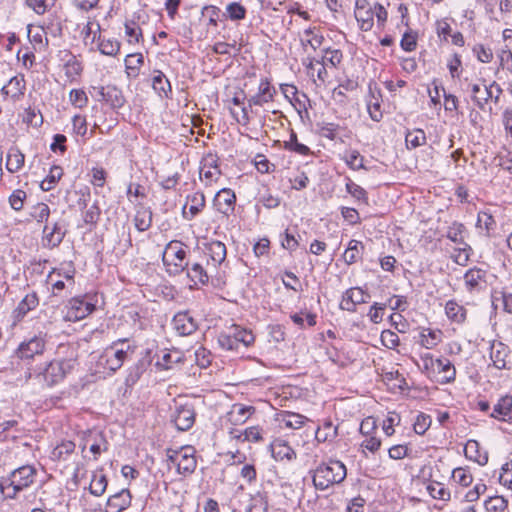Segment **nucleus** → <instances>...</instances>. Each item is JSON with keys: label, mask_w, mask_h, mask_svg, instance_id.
<instances>
[{"label": "nucleus", "mask_w": 512, "mask_h": 512, "mask_svg": "<svg viewBox=\"0 0 512 512\" xmlns=\"http://www.w3.org/2000/svg\"><path fill=\"white\" fill-rule=\"evenodd\" d=\"M406 146L409 149H414L426 143V135L422 129H413L408 131L405 136Z\"/></svg>", "instance_id": "obj_38"}, {"label": "nucleus", "mask_w": 512, "mask_h": 512, "mask_svg": "<svg viewBox=\"0 0 512 512\" xmlns=\"http://www.w3.org/2000/svg\"><path fill=\"white\" fill-rule=\"evenodd\" d=\"M323 52L324 54L321 58L322 64H330L332 67H337L341 63L343 58L341 50L326 48Z\"/></svg>", "instance_id": "obj_48"}, {"label": "nucleus", "mask_w": 512, "mask_h": 512, "mask_svg": "<svg viewBox=\"0 0 512 512\" xmlns=\"http://www.w3.org/2000/svg\"><path fill=\"white\" fill-rule=\"evenodd\" d=\"M84 441L85 444L82 446V450L90 443L89 450L93 453L94 460H97L102 452L108 450V442L101 432H91Z\"/></svg>", "instance_id": "obj_19"}, {"label": "nucleus", "mask_w": 512, "mask_h": 512, "mask_svg": "<svg viewBox=\"0 0 512 512\" xmlns=\"http://www.w3.org/2000/svg\"><path fill=\"white\" fill-rule=\"evenodd\" d=\"M445 313L451 321L456 323H462L466 319V309L454 300H449L445 304Z\"/></svg>", "instance_id": "obj_35"}, {"label": "nucleus", "mask_w": 512, "mask_h": 512, "mask_svg": "<svg viewBox=\"0 0 512 512\" xmlns=\"http://www.w3.org/2000/svg\"><path fill=\"white\" fill-rule=\"evenodd\" d=\"M465 226L458 222H453L446 231V237L452 242L462 245L464 241Z\"/></svg>", "instance_id": "obj_40"}, {"label": "nucleus", "mask_w": 512, "mask_h": 512, "mask_svg": "<svg viewBox=\"0 0 512 512\" xmlns=\"http://www.w3.org/2000/svg\"><path fill=\"white\" fill-rule=\"evenodd\" d=\"M345 293L347 294V299H349L355 305L366 303L370 297L369 294L364 292V290L359 287L351 288Z\"/></svg>", "instance_id": "obj_62"}, {"label": "nucleus", "mask_w": 512, "mask_h": 512, "mask_svg": "<svg viewBox=\"0 0 512 512\" xmlns=\"http://www.w3.org/2000/svg\"><path fill=\"white\" fill-rule=\"evenodd\" d=\"M486 272L479 268H472L468 270L464 275V281L466 288L469 291H479L485 286Z\"/></svg>", "instance_id": "obj_23"}, {"label": "nucleus", "mask_w": 512, "mask_h": 512, "mask_svg": "<svg viewBox=\"0 0 512 512\" xmlns=\"http://www.w3.org/2000/svg\"><path fill=\"white\" fill-rule=\"evenodd\" d=\"M66 307L67 313L65 315V319L72 322L84 319L95 309L94 304L81 297H74L70 299Z\"/></svg>", "instance_id": "obj_7"}, {"label": "nucleus", "mask_w": 512, "mask_h": 512, "mask_svg": "<svg viewBox=\"0 0 512 512\" xmlns=\"http://www.w3.org/2000/svg\"><path fill=\"white\" fill-rule=\"evenodd\" d=\"M191 206L189 211L192 216H196L205 207V196L202 192H196L189 197Z\"/></svg>", "instance_id": "obj_60"}, {"label": "nucleus", "mask_w": 512, "mask_h": 512, "mask_svg": "<svg viewBox=\"0 0 512 512\" xmlns=\"http://www.w3.org/2000/svg\"><path fill=\"white\" fill-rule=\"evenodd\" d=\"M162 260L170 274L183 272L188 266L184 244L177 240L170 241L165 247Z\"/></svg>", "instance_id": "obj_4"}, {"label": "nucleus", "mask_w": 512, "mask_h": 512, "mask_svg": "<svg viewBox=\"0 0 512 512\" xmlns=\"http://www.w3.org/2000/svg\"><path fill=\"white\" fill-rule=\"evenodd\" d=\"M490 417L498 421L512 423V396L505 395L499 398Z\"/></svg>", "instance_id": "obj_14"}, {"label": "nucleus", "mask_w": 512, "mask_h": 512, "mask_svg": "<svg viewBox=\"0 0 512 512\" xmlns=\"http://www.w3.org/2000/svg\"><path fill=\"white\" fill-rule=\"evenodd\" d=\"M75 449V444L72 441H63L57 445L51 452V458L53 460H64L70 455Z\"/></svg>", "instance_id": "obj_46"}, {"label": "nucleus", "mask_w": 512, "mask_h": 512, "mask_svg": "<svg viewBox=\"0 0 512 512\" xmlns=\"http://www.w3.org/2000/svg\"><path fill=\"white\" fill-rule=\"evenodd\" d=\"M218 343L222 348L226 350H238L239 348V345L236 342V338L230 329L226 332L220 333L218 336Z\"/></svg>", "instance_id": "obj_55"}, {"label": "nucleus", "mask_w": 512, "mask_h": 512, "mask_svg": "<svg viewBox=\"0 0 512 512\" xmlns=\"http://www.w3.org/2000/svg\"><path fill=\"white\" fill-rule=\"evenodd\" d=\"M508 507V502L503 496L490 497L485 501L487 512H503Z\"/></svg>", "instance_id": "obj_50"}, {"label": "nucleus", "mask_w": 512, "mask_h": 512, "mask_svg": "<svg viewBox=\"0 0 512 512\" xmlns=\"http://www.w3.org/2000/svg\"><path fill=\"white\" fill-rule=\"evenodd\" d=\"M96 30H93L94 23L88 21L87 24L83 28L84 34V43L85 45H89L91 50H95V43L98 40V35L100 34V24L96 23Z\"/></svg>", "instance_id": "obj_41"}, {"label": "nucleus", "mask_w": 512, "mask_h": 512, "mask_svg": "<svg viewBox=\"0 0 512 512\" xmlns=\"http://www.w3.org/2000/svg\"><path fill=\"white\" fill-rule=\"evenodd\" d=\"M38 305V297L35 293L27 294L18 304L17 310L20 314L25 315Z\"/></svg>", "instance_id": "obj_56"}, {"label": "nucleus", "mask_w": 512, "mask_h": 512, "mask_svg": "<svg viewBox=\"0 0 512 512\" xmlns=\"http://www.w3.org/2000/svg\"><path fill=\"white\" fill-rule=\"evenodd\" d=\"M104 102L112 108H121L125 104V98L122 91L115 85L105 86Z\"/></svg>", "instance_id": "obj_32"}, {"label": "nucleus", "mask_w": 512, "mask_h": 512, "mask_svg": "<svg viewBox=\"0 0 512 512\" xmlns=\"http://www.w3.org/2000/svg\"><path fill=\"white\" fill-rule=\"evenodd\" d=\"M24 161V154L17 147H12L7 154L6 169L10 173H16L23 167Z\"/></svg>", "instance_id": "obj_29"}, {"label": "nucleus", "mask_w": 512, "mask_h": 512, "mask_svg": "<svg viewBox=\"0 0 512 512\" xmlns=\"http://www.w3.org/2000/svg\"><path fill=\"white\" fill-rule=\"evenodd\" d=\"M255 412L253 406H246L240 403L232 405L231 410L227 414V420L232 425L244 424Z\"/></svg>", "instance_id": "obj_17"}, {"label": "nucleus", "mask_w": 512, "mask_h": 512, "mask_svg": "<svg viewBox=\"0 0 512 512\" xmlns=\"http://www.w3.org/2000/svg\"><path fill=\"white\" fill-rule=\"evenodd\" d=\"M508 357V348L501 342L493 344L491 346L490 358L493 365L497 369L506 368V358Z\"/></svg>", "instance_id": "obj_30"}, {"label": "nucleus", "mask_w": 512, "mask_h": 512, "mask_svg": "<svg viewBox=\"0 0 512 512\" xmlns=\"http://www.w3.org/2000/svg\"><path fill=\"white\" fill-rule=\"evenodd\" d=\"M317 126L319 128V134L322 137H325L329 140H335L336 137L338 136V132L340 129V126L338 124L331 122H322L319 123Z\"/></svg>", "instance_id": "obj_52"}, {"label": "nucleus", "mask_w": 512, "mask_h": 512, "mask_svg": "<svg viewBox=\"0 0 512 512\" xmlns=\"http://www.w3.org/2000/svg\"><path fill=\"white\" fill-rule=\"evenodd\" d=\"M227 16L233 20H242L246 17V8L238 2H232L226 7Z\"/></svg>", "instance_id": "obj_54"}, {"label": "nucleus", "mask_w": 512, "mask_h": 512, "mask_svg": "<svg viewBox=\"0 0 512 512\" xmlns=\"http://www.w3.org/2000/svg\"><path fill=\"white\" fill-rule=\"evenodd\" d=\"M143 61L144 59L142 54L136 53L127 55L125 59V67L128 76H136L140 66L143 64Z\"/></svg>", "instance_id": "obj_47"}, {"label": "nucleus", "mask_w": 512, "mask_h": 512, "mask_svg": "<svg viewBox=\"0 0 512 512\" xmlns=\"http://www.w3.org/2000/svg\"><path fill=\"white\" fill-rule=\"evenodd\" d=\"M471 250L472 249L470 245L467 243L462 244V247L455 249L454 253L451 255V258L456 264L465 266L469 261Z\"/></svg>", "instance_id": "obj_53"}, {"label": "nucleus", "mask_w": 512, "mask_h": 512, "mask_svg": "<svg viewBox=\"0 0 512 512\" xmlns=\"http://www.w3.org/2000/svg\"><path fill=\"white\" fill-rule=\"evenodd\" d=\"M181 361V354L179 351L166 352L162 356L161 360L157 362V365L163 369H171L173 363Z\"/></svg>", "instance_id": "obj_57"}, {"label": "nucleus", "mask_w": 512, "mask_h": 512, "mask_svg": "<svg viewBox=\"0 0 512 512\" xmlns=\"http://www.w3.org/2000/svg\"><path fill=\"white\" fill-rule=\"evenodd\" d=\"M172 322L175 330L183 336L192 334L197 328L195 320L188 312L177 313Z\"/></svg>", "instance_id": "obj_20"}, {"label": "nucleus", "mask_w": 512, "mask_h": 512, "mask_svg": "<svg viewBox=\"0 0 512 512\" xmlns=\"http://www.w3.org/2000/svg\"><path fill=\"white\" fill-rule=\"evenodd\" d=\"M271 453L275 460L291 461L296 458L294 449L283 439H275L271 444Z\"/></svg>", "instance_id": "obj_22"}, {"label": "nucleus", "mask_w": 512, "mask_h": 512, "mask_svg": "<svg viewBox=\"0 0 512 512\" xmlns=\"http://www.w3.org/2000/svg\"><path fill=\"white\" fill-rule=\"evenodd\" d=\"M166 457L168 467L170 468V465L175 466L177 473L184 477L191 475L197 467L195 449L192 446L167 449Z\"/></svg>", "instance_id": "obj_2"}, {"label": "nucleus", "mask_w": 512, "mask_h": 512, "mask_svg": "<svg viewBox=\"0 0 512 512\" xmlns=\"http://www.w3.org/2000/svg\"><path fill=\"white\" fill-rule=\"evenodd\" d=\"M200 179L206 186L217 182L221 177V171L217 164L216 156L208 154L203 158L200 166Z\"/></svg>", "instance_id": "obj_10"}, {"label": "nucleus", "mask_w": 512, "mask_h": 512, "mask_svg": "<svg viewBox=\"0 0 512 512\" xmlns=\"http://www.w3.org/2000/svg\"><path fill=\"white\" fill-rule=\"evenodd\" d=\"M70 102L78 108H83L87 105L88 97L84 90L72 89L69 93Z\"/></svg>", "instance_id": "obj_63"}, {"label": "nucleus", "mask_w": 512, "mask_h": 512, "mask_svg": "<svg viewBox=\"0 0 512 512\" xmlns=\"http://www.w3.org/2000/svg\"><path fill=\"white\" fill-rule=\"evenodd\" d=\"M230 331L235 336L236 342L238 343L239 346L243 345L244 347H248L255 340V337L251 331L241 328L239 326L231 327Z\"/></svg>", "instance_id": "obj_43"}, {"label": "nucleus", "mask_w": 512, "mask_h": 512, "mask_svg": "<svg viewBox=\"0 0 512 512\" xmlns=\"http://www.w3.org/2000/svg\"><path fill=\"white\" fill-rule=\"evenodd\" d=\"M496 222L491 214L480 212L477 219V227L484 229L487 235L494 230Z\"/></svg>", "instance_id": "obj_59"}, {"label": "nucleus", "mask_w": 512, "mask_h": 512, "mask_svg": "<svg viewBox=\"0 0 512 512\" xmlns=\"http://www.w3.org/2000/svg\"><path fill=\"white\" fill-rule=\"evenodd\" d=\"M2 91L14 100H18L24 95L25 80L23 75L12 77L8 84L2 88Z\"/></svg>", "instance_id": "obj_25"}, {"label": "nucleus", "mask_w": 512, "mask_h": 512, "mask_svg": "<svg viewBox=\"0 0 512 512\" xmlns=\"http://www.w3.org/2000/svg\"><path fill=\"white\" fill-rule=\"evenodd\" d=\"M343 160L353 170L366 169L364 158L357 150L346 151Z\"/></svg>", "instance_id": "obj_45"}, {"label": "nucleus", "mask_w": 512, "mask_h": 512, "mask_svg": "<svg viewBox=\"0 0 512 512\" xmlns=\"http://www.w3.org/2000/svg\"><path fill=\"white\" fill-rule=\"evenodd\" d=\"M107 488V478L104 474L95 473L92 477L89 491L94 496H101Z\"/></svg>", "instance_id": "obj_44"}, {"label": "nucleus", "mask_w": 512, "mask_h": 512, "mask_svg": "<svg viewBox=\"0 0 512 512\" xmlns=\"http://www.w3.org/2000/svg\"><path fill=\"white\" fill-rule=\"evenodd\" d=\"M303 64L305 65L309 76L314 77V73L316 72V76L320 81L325 82L328 78V72L325 68V64H322L321 60H315L308 57L303 61Z\"/></svg>", "instance_id": "obj_33"}, {"label": "nucleus", "mask_w": 512, "mask_h": 512, "mask_svg": "<svg viewBox=\"0 0 512 512\" xmlns=\"http://www.w3.org/2000/svg\"><path fill=\"white\" fill-rule=\"evenodd\" d=\"M205 255L213 262L214 266L220 265L226 258V246L220 241H211L204 245Z\"/></svg>", "instance_id": "obj_21"}, {"label": "nucleus", "mask_w": 512, "mask_h": 512, "mask_svg": "<svg viewBox=\"0 0 512 512\" xmlns=\"http://www.w3.org/2000/svg\"><path fill=\"white\" fill-rule=\"evenodd\" d=\"M380 95L379 90H373L371 85L369 86V97L367 99V109L372 120L380 121L382 118L381 104L379 98L376 96Z\"/></svg>", "instance_id": "obj_31"}, {"label": "nucleus", "mask_w": 512, "mask_h": 512, "mask_svg": "<svg viewBox=\"0 0 512 512\" xmlns=\"http://www.w3.org/2000/svg\"><path fill=\"white\" fill-rule=\"evenodd\" d=\"M433 377L442 384L453 382L456 377V369L449 359L437 358Z\"/></svg>", "instance_id": "obj_15"}, {"label": "nucleus", "mask_w": 512, "mask_h": 512, "mask_svg": "<svg viewBox=\"0 0 512 512\" xmlns=\"http://www.w3.org/2000/svg\"><path fill=\"white\" fill-rule=\"evenodd\" d=\"M94 47L103 55L115 56L120 50V43L115 39L105 38L99 34Z\"/></svg>", "instance_id": "obj_28"}, {"label": "nucleus", "mask_w": 512, "mask_h": 512, "mask_svg": "<svg viewBox=\"0 0 512 512\" xmlns=\"http://www.w3.org/2000/svg\"><path fill=\"white\" fill-rule=\"evenodd\" d=\"M364 250L362 242L352 239L348 243V247L343 254L344 261L347 264L355 263L360 257Z\"/></svg>", "instance_id": "obj_37"}, {"label": "nucleus", "mask_w": 512, "mask_h": 512, "mask_svg": "<svg viewBox=\"0 0 512 512\" xmlns=\"http://www.w3.org/2000/svg\"><path fill=\"white\" fill-rule=\"evenodd\" d=\"M136 346L130 345L127 339L114 341L104 351L102 358L105 359L107 369L116 372L123 363L134 353Z\"/></svg>", "instance_id": "obj_3"}, {"label": "nucleus", "mask_w": 512, "mask_h": 512, "mask_svg": "<svg viewBox=\"0 0 512 512\" xmlns=\"http://www.w3.org/2000/svg\"><path fill=\"white\" fill-rule=\"evenodd\" d=\"M63 169L60 166H52L48 176L41 182V189L43 191H50L54 188L55 184L61 179Z\"/></svg>", "instance_id": "obj_42"}, {"label": "nucleus", "mask_w": 512, "mask_h": 512, "mask_svg": "<svg viewBox=\"0 0 512 512\" xmlns=\"http://www.w3.org/2000/svg\"><path fill=\"white\" fill-rule=\"evenodd\" d=\"M42 246L47 249L58 247L63 241L66 230L60 222H55L50 227L48 224L43 229Z\"/></svg>", "instance_id": "obj_12"}, {"label": "nucleus", "mask_w": 512, "mask_h": 512, "mask_svg": "<svg viewBox=\"0 0 512 512\" xmlns=\"http://www.w3.org/2000/svg\"><path fill=\"white\" fill-rule=\"evenodd\" d=\"M152 215V211L149 208L142 207L137 210L134 223L138 231L144 232L151 227Z\"/></svg>", "instance_id": "obj_36"}, {"label": "nucleus", "mask_w": 512, "mask_h": 512, "mask_svg": "<svg viewBox=\"0 0 512 512\" xmlns=\"http://www.w3.org/2000/svg\"><path fill=\"white\" fill-rule=\"evenodd\" d=\"M132 496L128 489L121 491L110 496L107 500V508L109 512H122L131 505Z\"/></svg>", "instance_id": "obj_18"}, {"label": "nucleus", "mask_w": 512, "mask_h": 512, "mask_svg": "<svg viewBox=\"0 0 512 512\" xmlns=\"http://www.w3.org/2000/svg\"><path fill=\"white\" fill-rule=\"evenodd\" d=\"M185 270H187V276L195 285L199 283L205 284L208 282V275L201 264L194 263L190 267L188 265Z\"/></svg>", "instance_id": "obj_39"}, {"label": "nucleus", "mask_w": 512, "mask_h": 512, "mask_svg": "<svg viewBox=\"0 0 512 512\" xmlns=\"http://www.w3.org/2000/svg\"><path fill=\"white\" fill-rule=\"evenodd\" d=\"M101 211L97 203H94L83 213V221L87 225H95L100 217Z\"/></svg>", "instance_id": "obj_64"}, {"label": "nucleus", "mask_w": 512, "mask_h": 512, "mask_svg": "<svg viewBox=\"0 0 512 512\" xmlns=\"http://www.w3.org/2000/svg\"><path fill=\"white\" fill-rule=\"evenodd\" d=\"M236 196L233 190L223 188L217 192L214 198V206L222 214L229 215L234 211Z\"/></svg>", "instance_id": "obj_13"}, {"label": "nucleus", "mask_w": 512, "mask_h": 512, "mask_svg": "<svg viewBox=\"0 0 512 512\" xmlns=\"http://www.w3.org/2000/svg\"><path fill=\"white\" fill-rule=\"evenodd\" d=\"M305 39H302V45H309L313 50L318 49L324 40L321 34L315 33L314 29L308 28L304 31Z\"/></svg>", "instance_id": "obj_49"}, {"label": "nucleus", "mask_w": 512, "mask_h": 512, "mask_svg": "<svg viewBox=\"0 0 512 512\" xmlns=\"http://www.w3.org/2000/svg\"><path fill=\"white\" fill-rule=\"evenodd\" d=\"M485 90L483 95L478 96V94L481 92V88L478 84L471 85V93H472V100L475 103V105L483 110L485 105L490 99H493L495 103H498L500 96L503 92L500 85L493 81L489 86H484Z\"/></svg>", "instance_id": "obj_8"}, {"label": "nucleus", "mask_w": 512, "mask_h": 512, "mask_svg": "<svg viewBox=\"0 0 512 512\" xmlns=\"http://www.w3.org/2000/svg\"><path fill=\"white\" fill-rule=\"evenodd\" d=\"M285 148L300 155H307L310 152L308 146L298 142L297 135L294 131H291L289 140L285 142Z\"/></svg>", "instance_id": "obj_51"}, {"label": "nucleus", "mask_w": 512, "mask_h": 512, "mask_svg": "<svg viewBox=\"0 0 512 512\" xmlns=\"http://www.w3.org/2000/svg\"><path fill=\"white\" fill-rule=\"evenodd\" d=\"M280 417L281 422L291 429H300L306 422L310 421L306 416L290 411H283Z\"/></svg>", "instance_id": "obj_34"}, {"label": "nucleus", "mask_w": 512, "mask_h": 512, "mask_svg": "<svg viewBox=\"0 0 512 512\" xmlns=\"http://www.w3.org/2000/svg\"><path fill=\"white\" fill-rule=\"evenodd\" d=\"M354 16L362 31H370L373 27L374 11L367 0H356Z\"/></svg>", "instance_id": "obj_11"}, {"label": "nucleus", "mask_w": 512, "mask_h": 512, "mask_svg": "<svg viewBox=\"0 0 512 512\" xmlns=\"http://www.w3.org/2000/svg\"><path fill=\"white\" fill-rule=\"evenodd\" d=\"M347 192L354 197L358 201H363L367 203V192L360 185L354 183L352 180H349L346 183Z\"/></svg>", "instance_id": "obj_58"}, {"label": "nucleus", "mask_w": 512, "mask_h": 512, "mask_svg": "<svg viewBox=\"0 0 512 512\" xmlns=\"http://www.w3.org/2000/svg\"><path fill=\"white\" fill-rule=\"evenodd\" d=\"M338 435V427L331 421H325L322 426L317 427L315 439L319 443L332 442Z\"/></svg>", "instance_id": "obj_27"}, {"label": "nucleus", "mask_w": 512, "mask_h": 512, "mask_svg": "<svg viewBox=\"0 0 512 512\" xmlns=\"http://www.w3.org/2000/svg\"><path fill=\"white\" fill-rule=\"evenodd\" d=\"M195 421V413L191 406H180L176 409L173 416V422L176 428L180 431L190 429Z\"/></svg>", "instance_id": "obj_16"}, {"label": "nucleus", "mask_w": 512, "mask_h": 512, "mask_svg": "<svg viewBox=\"0 0 512 512\" xmlns=\"http://www.w3.org/2000/svg\"><path fill=\"white\" fill-rule=\"evenodd\" d=\"M152 87L160 97L168 98L172 93L170 81L165 74L159 70L155 71V75L152 79Z\"/></svg>", "instance_id": "obj_26"}, {"label": "nucleus", "mask_w": 512, "mask_h": 512, "mask_svg": "<svg viewBox=\"0 0 512 512\" xmlns=\"http://www.w3.org/2000/svg\"><path fill=\"white\" fill-rule=\"evenodd\" d=\"M151 360L149 357H144L138 360L133 366L128 369L127 376L125 378V384L127 386H133L146 371L148 366L150 365Z\"/></svg>", "instance_id": "obj_24"}, {"label": "nucleus", "mask_w": 512, "mask_h": 512, "mask_svg": "<svg viewBox=\"0 0 512 512\" xmlns=\"http://www.w3.org/2000/svg\"><path fill=\"white\" fill-rule=\"evenodd\" d=\"M71 365L65 360L51 361L43 372L44 379L49 386L61 382L69 372Z\"/></svg>", "instance_id": "obj_9"}, {"label": "nucleus", "mask_w": 512, "mask_h": 512, "mask_svg": "<svg viewBox=\"0 0 512 512\" xmlns=\"http://www.w3.org/2000/svg\"><path fill=\"white\" fill-rule=\"evenodd\" d=\"M45 344V339L42 336H34L18 346L15 351V356L22 361L29 362L34 359V357L43 354Z\"/></svg>", "instance_id": "obj_6"}, {"label": "nucleus", "mask_w": 512, "mask_h": 512, "mask_svg": "<svg viewBox=\"0 0 512 512\" xmlns=\"http://www.w3.org/2000/svg\"><path fill=\"white\" fill-rule=\"evenodd\" d=\"M427 490L431 497L434 499L448 501L450 500V492L445 489L440 483L430 484L427 486Z\"/></svg>", "instance_id": "obj_61"}, {"label": "nucleus", "mask_w": 512, "mask_h": 512, "mask_svg": "<svg viewBox=\"0 0 512 512\" xmlns=\"http://www.w3.org/2000/svg\"><path fill=\"white\" fill-rule=\"evenodd\" d=\"M347 469L339 460H330L319 465L313 473V484L318 490H326L329 487L344 481Z\"/></svg>", "instance_id": "obj_1"}, {"label": "nucleus", "mask_w": 512, "mask_h": 512, "mask_svg": "<svg viewBox=\"0 0 512 512\" xmlns=\"http://www.w3.org/2000/svg\"><path fill=\"white\" fill-rule=\"evenodd\" d=\"M36 469L31 465L21 466L11 472L7 481L13 487V494H6L5 498L15 499L17 494L34 483Z\"/></svg>", "instance_id": "obj_5"}]
</instances>
